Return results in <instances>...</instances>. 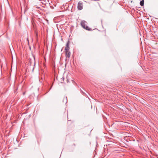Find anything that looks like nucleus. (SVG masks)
I'll use <instances>...</instances> for the list:
<instances>
[{
    "label": "nucleus",
    "instance_id": "nucleus-1",
    "mask_svg": "<svg viewBox=\"0 0 158 158\" xmlns=\"http://www.w3.org/2000/svg\"><path fill=\"white\" fill-rule=\"evenodd\" d=\"M86 22L85 21H82L81 24V26L84 29L88 30L91 31L92 29L91 28L89 27L86 25Z\"/></svg>",
    "mask_w": 158,
    "mask_h": 158
},
{
    "label": "nucleus",
    "instance_id": "nucleus-3",
    "mask_svg": "<svg viewBox=\"0 0 158 158\" xmlns=\"http://www.w3.org/2000/svg\"><path fill=\"white\" fill-rule=\"evenodd\" d=\"M69 50V47H65V50L66 54H67Z\"/></svg>",
    "mask_w": 158,
    "mask_h": 158
},
{
    "label": "nucleus",
    "instance_id": "nucleus-6",
    "mask_svg": "<svg viewBox=\"0 0 158 158\" xmlns=\"http://www.w3.org/2000/svg\"><path fill=\"white\" fill-rule=\"evenodd\" d=\"M69 41H68L66 44L65 47H69Z\"/></svg>",
    "mask_w": 158,
    "mask_h": 158
},
{
    "label": "nucleus",
    "instance_id": "nucleus-4",
    "mask_svg": "<svg viewBox=\"0 0 158 158\" xmlns=\"http://www.w3.org/2000/svg\"><path fill=\"white\" fill-rule=\"evenodd\" d=\"M144 2V0H142L140 2V4L141 6H143Z\"/></svg>",
    "mask_w": 158,
    "mask_h": 158
},
{
    "label": "nucleus",
    "instance_id": "nucleus-9",
    "mask_svg": "<svg viewBox=\"0 0 158 158\" xmlns=\"http://www.w3.org/2000/svg\"><path fill=\"white\" fill-rule=\"evenodd\" d=\"M37 35H38V34H37V33H36V36H37Z\"/></svg>",
    "mask_w": 158,
    "mask_h": 158
},
{
    "label": "nucleus",
    "instance_id": "nucleus-8",
    "mask_svg": "<svg viewBox=\"0 0 158 158\" xmlns=\"http://www.w3.org/2000/svg\"><path fill=\"white\" fill-rule=\"evenodd\" d=\"M27 40L28 41V44H29V40H28V38H27Z\"/></svg>",
    "mask_w": 158,
    "mask_h": 158
},
{
    "label": "nucleus",
    "instance_id": "nucleus-2",
    "mask_svg": "<svg viewBox=\"0 0 158 158\" xmlns=\"http://www.w3.org/2000/svg\"><path fill=\"white\" fill-rule=\"evenodd\" d=\"M83 7V3L81 1H79L77 5V8L79 10H81L82 9Z\"/></svg>",
    "mask_w": 158,
    "mask_h": 158
},
{
    "label": "nucleus",
    "instance_id": "nucleus-5",
    "mask_svg": "<svg viewBox=\"0 0 158 158\" xmlns=\"http://www.w3.org/2000/svg\"><path fill=\"white\" fill-rule=\"evenodd\" d=\"M66 56L68 58L70 57V52H68L67 53V54H66Z\"/></svg>",
    "mask_w": 158,
    "mask_h": 158
},
{
    "label": "nucleus",
    "instance_id": "nucleus-7",
    "mask_svg": "<svg viewBox=\"0 0 158 158\" xmlns=\"http://www.w3.org/2000/svg\"><path fill=\"white\" fill-rule=\"evenodd\" d=\"M64 99H65L66 100L67 99V98L66 97L64 98V100H63V102H64Z\"/></svg>",
    "mask_w": 158,
    "mask_h": 158
}]
</instances>
